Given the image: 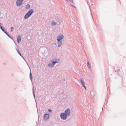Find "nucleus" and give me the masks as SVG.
<instances>
[{"mask_svg": "<svg viewBox=\"0 0 126 126\" xmlns=\"http://www.w3.org/2000/svg\"><path fill=\"white\" fill-rule=\"evenodd\" d=\"M16 50L18 53L19 54L20 56H21V54L20 53V52H19V51H18L17 49Z\"/></svg>", "mask_w": 126, "mask_h": 126, "instance_id": "obj_19", "label": "nucleus"}, {"mask_svg": "<svg viewBox=\"0 0 126 126\" xmlns=\"http://www.w3.org/2000/svg\"><path fill=\"white\" fill-rule=\"evenodd\" d=\"M67 116L70 114V110L69 109H67L65 111V113Z\"/></svg>", "mask_w": 126, "mask_h": 126, "instance_id": "obj_4", "label": "nucleus"}, {"mask_svg": "<svg viewBox=\"0 0 126 126\" xmlns=\"http://www.w3.org/2000/svg\"><path fill=\"white\" fill-rule=\"evenodd\" d=\"M81 81L82 84L84 82V81L83 80H82V79L81 80Z\"/></svg>", "mask_w": 126, "mask_h": 126, "instance_id": "obj_16", "label": "nucleus"}, {"mask_svg": "<svg viewBox=\"0 0 126 126\" xmlns=\"http://www.w3.org/2000/svg\"><path fill=\"white\" fill-rule=\"evenodd\" d=\"M33 95L34 96V89H33Z\"/></svg>", "mask_w": 126, "mask_h": 126, "instance_id": "obj_24", "label": "nucleus"}, {"mask_svg": "<svg viewBox=\"0 0 126 126\" xmlns=\"http://www.w3.org/2000/svg\"><path fill=\"white\" fill-rule=\"evenodd\" d=\"M16 50L18 53L19 54L20 56H21V54L20 53V52H19V51H18L17 49Z\"/></svg>", "mask_w": 126, "mask_h": 126, "instance_id": "obj_17", "label": "nucleus"}, {"mask_svg": "<svg viewBox=\"0 0 126 126\" xmlns=\"http://www.w3.org/2000/svg\"><path fill=\"white\" fill-rule=\"evenodd\" d=\"M66 0L67 2H69V1H70L71 2H73V0Z\"/></svg>", "mask_w": 126, "mask_h": 126, "instance_id": "obj_14", "label": "nucleus"}, {"mask_svg": "<svg viewBox=\"0 0 126 126\" xmlns=\"http://www.w3.org/2000/svg\"><path fill=\"white\" fill-rule=\"evenodd\" d=\"M16 50L18 53L19 54L20 56H21V54L20 53V52H19V51H18L17 49Z\"/></svg>", "mask_w": 126, "mask_h": 126, "instance_id": "obj_20", "label": "nucleus"}, {"mask_svg": "<svg viewBox=\"0 0 126 126\" xmlns=\"http://www.w3.org/2000/svg\"><path fill=\"white\" fill-rule=\"evenodd\" d=\"M83 86L84 87V88H85V89H86V86L85 85L84 86Z\"/></svg>", "mask_w": 126, "mask_h": 126, "instance_id": "obj_28", "label": "nucleus"}, {"mask_svg": "<svg viewBox=\"0 0 126 126\" xmlns=\"http://www.w3.org/2000/svg\"><path fill=\"white\" fill-rule=\"evenodd\" d=\"M87 66L88 68H89L90 69L91 68V65H90L89 63L88 62H87Z\"/></svg>", "mask_w": 126, "mask_h": 126, "instance_id": "obj_12", "label": "nucleus"}, {"mask_svg": "<svg viewBox=\"0 0 126 126\" xmlns=\"http://www.w3.org/2000/svg\"><path fill=\"white\" fill-rule=\"evenodd\" d=\"M16 50L18 53L19 54L20 56H21V54L20 53V52H19V51H18L17 49Z\"/></svg>", "mask_w": 126, "mask_h": 126, "instance_id": "obj_23", "label": "nucleus"}, {"mask_svg": "<svg viewBox=\"0 0 126 126\" xmlns=\"http://www.w3.org/2000/svg\"><path fill=\"white\" fill-rule=\"evenodd\" d=\"M82 86H84V83H82Z\"/></svg>", "mask_w": 126, "mask_h": 126, "instance_id": "obj_27", "label": "nucleus"}, {"mask_svg": "<svg viewBox=\"0 0 126 126\" xmlns=\"http://www.w3.org/2000/svg\"><path fill=\"white\" fill-rule=\"evenodd\" d=\"M62 44V41H59L58 42V46L59 47Z\"/></svg>", "mask_w": 126, "mask_h": 126, "instance_id": "obj_10", "label": "nucleus"}, {"mask_svg": "<svg viewBox=\"0 0 126 126\" xmlns=\"http://www.w3.org/2000/svg\"><path fill=\"white\" fill-rule=\"evenodd\" d=\"M23 2L20 0H17L16 2V4L18 6H20L22 3Z\"/></svg>", "mask_w": 126, "mask_h": 126, "instance_id": "obj_6", "label": "nucleus"}, {"mask_svg": "<svg viewBox=\"0 0 126 126\" xmlns=\"http://www.w3.org/2000/svg\"><path fill=\"white\" fill-rule=\"evenodd\" d=\"M49 114H46L44 116V119L45 120H47L49 119Z\"/></svg>", "mask_w": 126, "mask_h": 126, "instance_id": "obj_7", "label": "nucleus"}, {"mask_svg": "<svg viewBox=\"0 0 126 126\" xmlns=\"http://www.w3.org/2000/svg\"><path fill=\"white\" fill-rule=\"evenodd\" d=\"M30 6L29 4H27L26 6V8L27 9H29L30 8Z\"/></svg>", "mask_w": 126, "mask_h": 126, "instance_id": "obj_11", "label": "nucleus"}, {"mask_svg": "<svg viewBox=\"0 0 126 126\" xmlns=\"http://www.w3.org/2000/svg\"><path fill=\"white\" fill-rule=\"evenodd\" d=\"M30 77L31 79L32 78V73H31V72L30 73Z\"/></svg>", "mask_w": 126, "mask_h": 126, "instance_id": "obj_15", "label": "nucleus"}, {"mask_svg": "<svg viewBox=\"0 0 126 126\" xmlns=\"http://www.w3.org/2000/svg\"><path fill=\"white\" fill-rule=\"evenodd\" d=\"M13 27H11V31H12V30H13Z\"/></svg>", "mask_w": 126, "mask_h": 126, "instance_id": "obj_25", "label": "nucleus"}, {"mask_svg": "<svg viewBox=\"0 0 126 126\" xmlns=\"http://www.w3.org/2000/svg\"><path fill=\"white\" fill-rule=\"evenodd\" d=\"M0 28L1 29V30L4 32L5 33H6L8 36H9V35L5 31V30L4 29H3L2 27V26L0 25Z\"/></svg>", "mask_w": 126, "mask_h": 126, "instance_id": "obj_9", "label": "nucleus"}, {"mask_svg": "<svg viewBox=\"0 0 126 126\" xmlns=\"http://www.w3.org/2000/svg\"><path fill=\"white\" fill-rule=\"evenodd\" d=\"M67 116L64 113H62L60 115V117L63 120H65L66 119Z\"/></svg>", "mask_w": 126, "mask_h": 126, "instance_id": "obj_2", "label": "nucleus"}, {"mask_svg": "<svg viewBox=\"0 0 126 126\" xmlns=\"http://www.w3.org/2000/svg\"><path fill=\"white\" fill-rule=\"evenodd\" d=\"M16 50L18 53L19 54L20 56H21V54L20 53V52H19V51H18L17 49Z\"/></svg>", "mask_w": 126, "mask_h": 126, "instance_id": "obj_18", "label": "nucleus"}, {"mask_svg": "<svg viewBox=\"0 0 126 126\" xmlns=\"http://www.w3.org/2000/svg\"><path fill=\"white\" fill-rule=\"evenodd\" d=\"M64 37L63 34H61L60 35L58 36L57 38V40L58 42L60 41Z\"/></svg>", "mask_w": 126, "mask_h": 126, "instance_id": "obj_3", "label": "nucleus"}, {"mask_svg": "<svg viewBox=\"0 0 126 126\" xmlns=\"http://www.w3.org/2000/svg\"><path fill=\"white\" fill-rule=\"evenodd\" d=\"M16 50L18 53L19 54L20 56H21V54L20 53V52H19V51H18L17 49Z\"/></svg>", "mask_w": 126, "mask_h": 126, "instance_id": "obj_22", "label": "nucleus"}, {"mask_svg": "<svg viewBox=\"0 0 126 126\" xmlns=\"http://www.w3.org/2000/svg\"><path fill=\"white\" fill-rule=\"evenodd\" d=\"M48 110V111L50 112H51L52 111V110H51L49 109V110Z\"/></svg>", "mask_w": 126, "mask_h": 126, "instance_id": "obj_26", "label": "nucleus"}, {"mask_svg": "<svg viewBox=\"0 0 126 126\" xmlns=\"http://www.w3.org/2000/svg\"><path fill=\"white\" fill-rule=\"evenodd\" d=\"M16 50L18 53L19 54L20 56H21V54L20 53V52H19V51H18L17 49Z\"/></svg>", "mask_w": 126, "mask_h": 126, "instance_id": "obj_21", "label": "nucleus"}, {"mask_svg": "<svg viewBox=\"0 0 126 126\" xmlns=\"http://www.w3.org/2000/svg\"><path fill=\"white\" fill-rule=\"evenodd\" d=\"M33 12V10L32 9H31L28 12L26 15L24 17V18L25 19H27L30 16Z\"/></svg>", "mask_w": 126, "mask_h": 126, "instance_id": "obj_1", "label": "nucleus"}, {"mask_svg": "<svg viewBox=\"0 0 126 126\" xmlns=\"http://www.w3.org/2000/svg\"><path fill=\"white\" fill-rule=\"evenodd\" d=\"M17 41L18 43H20L21 42V38L20 36V35H18V36L17 38Z\"/></svg>", "mask_w": 126, "mask_h": 126, "instance_id": "obj_8", "label": "nucleus"}, {"mask_svg": "<svg viewBox=\"0 0 126 126\" xmlns=\"http://www.w3.org/2000/svg\"><path fill=\"white\" fill-rule=\"evenodd\" d=\"M58 62V61L57 60L55 61H53V64H48V66L49 67H52L54 66V65H55L56 63H57Z\"/></svg>", "mask_w": 126, "mask_h": 126, "instance_id": "obj_5", "label": "nucleus"}, {"mask_svg": "<svg viewBox=\"0 0 126 126\" xmlns=\"http://www.w3.org/2000/svg\"><path fill=\"white\" fill-rule=\"evenodd\" d=\"M56 22H54L53 21L52 22V25H56Z\"/></svg>", "mask_w": 126, "mask_h": 126, "instance_id": "obj_13", "label": "nucleus"}]
</instances>
